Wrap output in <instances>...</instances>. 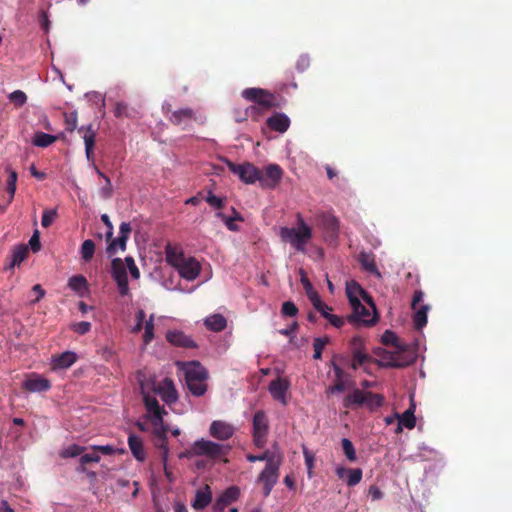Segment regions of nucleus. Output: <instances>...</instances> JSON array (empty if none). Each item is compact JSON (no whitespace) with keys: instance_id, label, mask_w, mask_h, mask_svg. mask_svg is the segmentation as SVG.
I'll use <instances>...</instances> for the list:
<instances>
[{"instance_id":"obj_58","label":"nucleus","mask_w":512,"mask_h":512,"mask_svg":"<svg viewBox=\"0 0 512 512\" xmlns=\"http://www.w3.org/2000/svg\"><path fill=\"white\" fill-rule=\"evenodd\" d=\"M382 342L386 345H394L396 347H398V338L397 336L395 335V333L391 332V331H385L384 334L382 335Z\"/></svg>"},{"instance_id":"obj_22","label":"nucleus","mask_w":512,"mask_h":512,"mask_svg":"<svg viewBox=\"0 0 512 512\" xmlns=\"http://www.w3.org/2000/svg\"><path fill=\"white\" fill-rule=\"evenodd\" d=\"M351 344L354 347L351 367L352 369L356 370L359 366L363 365L366 361L369 360V355L362 350L363 341L360 337H353Z\"/></svg>"},{"instance_id":"obj_61","label":"nucleus","mask_w":512,"mask_h":512,"mask_svg":"<svg viewBox=\"0 0 512 512\" xmlns=\"http://www.w3.org/2000/svg\"><path fill=\"white\" fill-rule=\"evenodd\" d=\"M90 329L91 323L86 321L79 322L74 326V330L81 335L88 333Z\"/></svg>"},{"instance_id":"obj_7","label":"nucleus","mask_w":512,"mask_h":512,"mask_svg":"<svg viewBox=\"0 0 512 512\" xmlns=\"http://www.w3.org/2000/svg\"><path fill=\"white\" fill-rule=\"evenodd\" d=\"M241 95L246 100L254 102L264 109H270L275 105V96L262 88H246Z\"/></svg>"},{"instance_id":"obj_16","label":"nucleus","mask_w":512,"mask_h":512,"mask_svg":"<svg viewBox=\"0 0 512 512\" xmlns=\"http://www.w3.org/2000/svg\"><path fill=\"white\" fill-rule=\"evenodd\" d=\"M155 392L160 395L162 400L167 404H172L177 401V390L170 378H165L161 383H159L155 388Z\"/></svg>"},{"instance_id":"obj_11","label":"nucleus","mask_w":512,"mask_h":512,"mask_svg":"<svg viewBox=\"0 0 512 512\" xmlns=\"http://www.w3.org/2000/svg\"><path fill=\"white\" fill-rule=\"evenodd\" d=\"M283 170L278 164L268 165L264 171L260 170L258 182L262 188H275L280 182Z\"/></svg>"},{"instance_id":"obj_54","label":"nucleus","mask_w":512,"mask_h":512,"mask_svg":"<svg viewBox=\"0 0 512 512\" xmlns=\"http://www.w3.org/2000/svg\"><path fill=\"white\" fill-rule=\"evenodd\" d=\"M57 209H47L43 212L41 224H51L57 219Z\"/></svg>"},{"instance_id":"obj_38","label":"nucleus","mask_w":512,"mask_h":512,"mask_svg":"<svg viewBox=\"0 0 512 512\" xmlns=\"http://www.w3.org/2000/svg\"><path fill=\"white\" fill-rule=\"evenodd\" d=\"M68 286L73 291L82 294L84 290H87V280L83 275H74L69 278Z\"/></svg>"},{"instance_id":"obj_6","label":"nucleus","mask_w":512,"mask_h":512,"mask_svg":"<svg viewBox=\"0 0 512 512\" xmlns=\"http://www.w3.org/2000/svg\"><path fill=\"white\" fill-rule=\"evenodd\" d=\"M228 169L239 179L246 184H254L258 181L260 170L252 163L246 162L243 164H235L234 162L225 159Z\"/></svg>"},{"instance_id":"obj_41","label":"nucleus","mask_w":512,"mask_h":512,"mask_svg":"<svg viewBox=\"0 0 512 512\" xmlns=\"http://www.w3.org/2000/svg\"><path fill=\"white\" fill-rule=\"evenodd\" d=\"M85 450H86V447H84V446H80L78 444H72V445H69L68 447L62 449L59 452V455L63 459L74 458V457L80 456L82 453H84Z\"/></svg>"},{"instance_id":"obj_50","label":"nucleus","mask_w":512,"mask_h":512,"mask_svg":"<svg viewBox=\"0 0 512 512\" xmlns=\"http://www.w3.org/2000/svg\"><path fill=\"white\" fill-rule=\"evenodd\" d=\"M229 213L223 215L225 224H233L234 221L244 222L245 219L233 207H230Z\"/></svg>"},{"instance_id":"obj_44","label":"nucleus","mask_w":512,"mask_h":512,"mask_svg":"<svg viewBox=\"0 0 512 512\" xmlns=\"http://www.w3.org/2000/svg\"><path fill=\"white\" fill-rule=\"evenodd\" d=\"M341 445H342V449H343V452H344L346 458L350 462H355L357 459V456H356V451H355L353 443L349 439L343 438L341 441Z\"/></svg>"},{"instance_id":"obj_24","label":"nucleus","mask_w":512,"mask_h":512,"mask_svg":"<svg viewBox=\"0 0 512 512\" xmlns=\"http://www.w3.org/2000/svg\"><path fill=\"white\" fill-rule=\"evenodd\" d=\"M77 360L76 353L72 351H65L59 355L52 356V368L67 369L71 367Z\"/></svg>"},{"instance_id":"obj_1","label":"nucleus","mask_w":512,"mask_h":512,"mask_svg":"<svg viewBox=\"0 0 512 512\" xmlns=\"http://www.w3.org/2000/svg\"><path fill=\"white\" fill-rule=\"evenodd\" d=\"M177 365L184 372L190 393L196 397L203 396L207 391V369L199 361L178 362Z\"/></svg>"},{"instance_id":"obj_14","label":"nucleus","mask_w":512,"mask_h":512,"mask_svg":"<svg viewBox=\"0 0 512 512\" xmlns=\"http://www.w3.org/2000/svg\"><path fill=\"white\" fill-rule=\"evenodd\" d=\"M235 432V429L233 425L221 421V420H215L210 424L209 433L210 435L218 439L220 441H225L230 439Z\"/></svg>"},{"instance_id":"obj_21","label":"nucleus","mask_w":512,"mask_h":512,"mask_svg":"<svg viewBox=\"0 0 512 512\" xmlns=\"http://www.w3.org/2000/svg\"><path fill=\"white\" fill-rule=\"evenodd\" d=\"M51 387L50 381L40 375L34 374L23 383V388L29 392H44Z\"/></svg>"},{"instance_id":"obj_4","label":"nucleus","mask_w":512,"mask_h":512,"mask_svg":"<svg viewBox=\"0 0 512 512\" xmlns=\"http://www.w3.org/2000/svg\"><path fill=\"white\" fill-rule=\"evenodd\" d=\"M280 237L283 242L290 243L295 250L304 252L312 237V231L310 226H282Z\"/></svg>"},{"instance_id":"obj_39","label":"nucleus","mask_w":512,"mask_h":512,"mask_svg":"<svg viewBox=\"0 0 512 512\" xmlns=\"http://www.w3.org/2000/svg\"><path fill=\"white\" fill-rule=\"evenodd\" d=\"M57 140L56 136L44 133V132H37L34 135L33 138V144L37 147H48L52 143H54Z\"/></svg>"},{"instance_id":"obj_49","label":"nucleus","mask_w":512,"mask_h":512,"mask_svg":"<svg viewBox=\"0 0 512 512\" xmlns=\"http://www.w3.org/2000/svg\"><path fill=\"white\" fill-rule=\"evenodd\" d=\"M154 316L151 315L150 319L146 321L145 323V332H144V343L149 344L153 338H154V323H153Z\"/></svg>"},{"instance_id":"obj_40","label":"nucleus","mask_w":512,"mask_h":512,"mask_svg":"<svg viewBox=\"0 0 512 512\" xmlns=\"http://www.w3.org/2000/svg\"><path fill=\"white\" fill-rule=\"evenodd\" d=\"M6 171L8 172L6 191L8 193V203H10L16 191L17 172L10 168H7Z\"/></svg>"},{"instance_id":"obj_37","label":"nucleus","mask_w":512,"mask_h":512,"mask_svg":"<svg viewBox=\"0 0 512 512\" xmlns=\"http://www.w3.org/2000/svg\"><path fill=\"white\" fill-rule=\"evenodd\" d=\"M94 169L96 171V173L104 179L105 181V185L100 188L99 190V194L100 196L103 198V199H110L112 197V194H113V188H112V184H111V180L110 178L105 175L97 166L94 165Z\"/></svg>"},{"instance_id":"obj_51","label":"nucleus","mask_w":512,"mask_h":512,"mask_svg":"<svg viewBox=\"0 0 512 512\" xmlns=\"http://www.w3.org/2000/svg\"><path fill=\"white\" fill-rule=\"evenodd\" d=\"M101 457L98 453L92 450L91 453H82L79 458V462L87 466L89 463H98Z\"/></svg>"},{"instance_id":"obj_27","label":"nucleus","mask_w":512,"mask_h":512,"mask_svg":"<svg viewBox=\"0 0 512 512\" xmlns=\"http://www.w3.org/2000/svg\"><path fill=\"white\" fill-rule=\"evenodd\" d=\"M267 125L274 131L284 133L289 128L290 120L285 114L276 113L267 119Z\"/></svg>"},{"instance_id":"obj_8","label":"nucleus","mask_w":512,"mask_h":512,"mask_svg":"<svg viewBox=\"0 0 512 512\" xmlns=\"http://www.w3.org/2000/svg\"><path fill=\"white\" fill-rule=\"evenodd\" d=\"M268 430L266 414L262 410L257 411L253 417V441L256 447L263 448L265 446Z\"/></svg>"},{"instance_id":"obj_28","label":"nucleus","mask_w":512,"mask_h":512,"mask_svg":"<svg viewBox=\"0 0 512 512\" xmlns=\"http://www.w3.org/2000/svg\"><path fill=\"white\" fill-rule=\"evenodd\" d=\"M128 445L136 460L141 462L145 460L146 453L143 447V441L139 436L131 433L128 437Z\"/></svg>"},{"instance_id":"obj_59","label":"nucleus","mask_w":512,"mask_h":512,"mask_svg":"<svg viewBox=\"0 0 512 512\" xmlns=\"http://www.w3.org/2000/svg\"><path fill=\"white\" fill-rule=\"evenodd\" d=\"M114 115L117 118L127 117L128 116V107H127V105L125 103H123V102L116 103L115 109H114Z\"/></svg>"},{"instance_id":"obj_13","label":"nucleus","mask_w":512,"mask_h":512,"mask_svg":"<svg viewBox=\"0 0 512 512\" xmlns=\"http://www.w3.org/2000/svg\"><path fill=\"white\" fill-rule=\"evenodd\" d=\"M240 496V489L237 486L227 488L214 502L213 512H223L226 507L235 502Z\"/></svg>"},{"instance_id":"obj_10","label":"nucleus","mask_w":512,"mask_h":512,"mask_svg":"<svg viewBox=\"0 0 512 512\" xmlns=\"http://www.w3.org/2000/svg\"><path fill=\"white\" fill-rule=\"evenodd\" d=\"M107 231L105 232L106 240L108 242L107 251L109 254H114L118 249L124 250L128 235L131 232V226H120V235L112 239L113 226H106Z\"/></svg>"},{"instance_id":"obj_2","label":"nucleus","mask_w":512,"mask_h":512,"mask_svg":"<svg viewBox=\"0 0 512 512\" xmlns=\"http://www.w3.org/2000/svg\"><path fill=\"white\" fill-rule=\"evenodd\" d=\"M166 261L188 281L195 280L200 274V263L194 257H186L181 250L170 244L166 247Z\"/></svg>"},{"instance_id":"obj_25","label":"nucleus","mask_w":512,"mask_h":512,"mask_svg":"<svg viewBox=\"0 0 512 512\" xmlns=\"http://www.w3.org/2000/svg\"><path fill=\"white\" fill-rule=\"evenodd\" d=\"M358 261L363 270L376 276L377 278H381V273L377 268L375 256L372 253L361 252L358 257Z\"/></svg>"},{"instance_id":"obj_62","label":"nucleus","mask_w":512,"mask_h":512,"mask_svg":"<svg viewBox=\"0 0 512 512\" xmlns=\"http://www.w3.org/2000/svg\"><path fill=\"white\" fill-rule=\"evenodd\" d=\"M146 313L144 310H139L136 313V325L133 329L134 332H139L142 329L143 322L145 321Z\"/></svg>"},{"instance_id":"obj_20","label":"nucleus","mask_w":512,"mask_h":512,"mask_svg":"<svg viewBox=\"0 0 512 512\" xmlns=\"http://www.w3.org/2000/svg\"><path fill=\"white\" fill-rule=\"evenodd\" d=\"M78 133L82 135V138L84 140L85 144V153L87 159L93 160V151L95 146V139H96V130L93 128V126L90 124L88 126H81L78 128Z\"/></svg>"},{"instance_id":"obj_56","label":"nucleus","mask_w":512,"mask_h":512,"mask_svg":"<svg viewBox=\"0 0 512 512\" xmlns=\"http://www.w3.org/2000/svg\"><path fill=\"white\" fill-rule=\"evenodd\" d=\"M125 262H126L127 268L129 269L131 276L134 279H138L140 277V271H139L138 267L136 266L134 259L131 256H128L125 258Z\"/></svg>"},{"instance_id":"obj_18","label":"nucleus","mask_w":512,"mask_h":512,"mask_svg":"<svg viewBox=\"0 0 512 512\" xmlns=\"http://www.w3.org/2000/svg\"><path fill=\"white\" fill-rule=\"evenodd\" d=\"M166 340L173 346L182 348H196V342L184 332L171 330L166 334Z\"/></svg>"},{"instance_id":"obj_64","label":"nucleus","mask_w":512,"mask_h":512,"mask_svg":"<svg viewBox=\"0 0 512 512\" xmlns=\"http://www.w3.org/2000/svg\"><path fill=\"white\" fill-rule=\"evenodd\" d=\"M117 287H118V290H119V293L122 295V296H126L129 294V283H128V278L125 279V280H121V281H117Z\"/></svg>"},{"instance_id":"obj_5","label":"nucleus","mask_w":512,"mask_h":512,"mask_svg":"<svg viewBox=\"0 0 512 512\" xmlns=\"http://www.w3.org/2000/svg\"><path fill=\"white\" fill-rule=\"evenodd\" d=\"M153 426V435L155 437V446L160 450L161 460L166 467L169 455V447L167 442L168 427L163 421V415L151 416L149 418Z\"/></svg>"},{"instance_id":"obj_34","label":"nucleus","mask_w":512,"mask_h":512,"mask_svg":"<svg viewBox=\"0 0 512 512\" xmlns=\"http://www.w3.org/2000/svg\"><path fill=\"white\" fill-rule=\"evenodd\" d=\"M194 118V111L191 108H182L171 113L169 120L174 125H180L183 122L192 120Z\"/></svg>"},{"instance_id":"obj_60","label":"nucleus","mask_w":512,"mask_h":512,"mask_svg":"<svg viewBox=\"0 0 512 512\" xmlns=\"http://www.w3.org/2000/svg\"><path fill=\"white\" fill-rule=\"evenodd\" d=\"M346 389L345 380H335L334 385L330 386L327 390L328 393H341Z\"/></svg>"},{"instance_id":"obj_36","label":"nucleus","mask_w":512,"mask_h":512,"mask_svg":"<svg viewBox=\"0 0 512 512\" xmlns=\"http://www.w3.org/2000/svg\"><path fill=\"white\" fill-rule=\"evenodd\" d=\"M366 401L364 405L371 411H374L384 404V396L378 393L366 392Z\"/></svg>"},{"instance_id":"obj_17","label":"nucleus","mask_w":512,"mask_h":512,"mask_svg":"<svg viewBox=\"0 0 512 512\" xmlns=\"http://www.w3.org/2000/svg\"><path fill=\"white\" fill-rule=\"evenodd\" d=\"M290 387V382L285 378L278 377L269 384V392L272 397L280 401L282 404H286V393Z\"/></svg>"},{"instance_id":"obj_3","label":"nucleus","mask_w":512,"mask_h":512,"mask_svg":"<svg viewBox=\"0 0 512 512\" xmlns=\"http://www.w3.org/2000/svg\"><path fill=\"white\" fill-rule=\"evenodd\" d=\"M231 447L224 444H218L210 440L200 439L193 443L191 450L181 453L180 458L189 456H205L209 459H221L228 455Z\"/></svg>"},{"instance_id":"obj_46","label":"nucleus","mask_w":512,"mask_h":512,"mask_svg":"<svg viewBox=\"0 0 512 512\" xmlns=\"http://www.w3.org/2000/svg\"><path fill=\"white\" fill-rule=\"evenodd\" d=\"M8 99L11 103H13L17 108L24 106L27 102L26 94L21 90H15L8 95Z\"/></svg>"},{"instance_id":"obj_23","label":"nucleus","mask_w":512,"mask_h":512,"mask_svg":"<svg viewBox=\"0 0 512 512\" xmlns=\"http://www.w3.org/2000/svg\"><path fill=\"white\" fill-rule=\"evenodd\" d=\"M212 501V491L209 485H205L202 489H198L195 493V498L191 504L195 510H203Z\"/></svg>"},{"instance_id":"obj_35","label":"nucleus","mask_w":512,"mask_h":512,"mask_svg":"<svg viewBox=\"0 0 512 512\" xmlns=\"http://www.w3.org/2000/svg\"><path fill=\"white\" fill-rule=\"evenodd\" d=\"M112 277L117 281L125 280L128 278L126 267L120 258H115L112 261Z\"/></svg>"},{"instance_id":"obj_30","label":"nucleus","mask_w":512,"mask_h":512,"mask_svg":"<svg viewBox=\"0 0 512 512\" xmlns=\"http://www.w3.org/2000/svg\"><path fill=\"white\" fill-rule=\"evenodd\" d=\"M246 458L249 462L265 461L266 465H269L282 460V454L276 451L266 450L259 455L248 454Z\"/></svg>"},{"instance_id":"obj_9","label":"nucleus","mask_w":512,"mask_h":512,"mask_svg":"<svg viewBox=\"0 0 512 512\" xmlns=\"http://www.w3.org/2000/svg\"><path fill=\"white\" fill-rule=\"evenodd\" d=\"M282 460L266 465L258 476V482L263 485V494L269 496L279 478V469Z\"/></svg>"},{"instance_id":"obj_57","label":"nucleus","mask_w":512,"mask_h":512,"mask_svg":"<svg viewBox=\"0 0 512 512\" xmlns=\"http://www.w3.org/2000/svg\"><path fill=\"white\" fill-rule=\"evenodd\" d=\"M91 449L96 453L103 455H112L116 452V449L112 445H93Z\"/></svg>"},{"instance_id":"obj_53","label":"nucleus","mask_w":512,"mask_h":512,"mask_svg":"<svg viewBox=\"0 0 512 512\" xmlns=\"http://www.w3.org/2000/svg\"><path fill=\"white\" fill-rule=\"evenodd\" d=\"M381 358L383 361H385L384 365L387 367H401L402 366V364L397 362L395 355L392 352L384 351Z\"/></svg>"},{"instance_id":"obj_32","label":"nucleus","mask_w":512,"mask_h":512,"mask_svg":"<svg viewBox=\"0 0 512 512\" xmlns=\"http://www.w3.org/2000/svg\"><path fill=\"white\" fill-rule=\"evenodd\" d=\"M399 418V423L396 427L395 433L399 434L402 432V427H406L408 429H413L416 425V418L414 415V410L412 408L407 409Z\"/></svg>"},{"instance_id":"obj_12","label":"nucleus","mask_w":512,"mask_h":512,"mask_svg":"<svg viewBox=\"0 0 512 512\" xmlns=\"http://www.w3.org/2000/svg\"><path fill=\"white\" fill-rule=\"evenodd\" d=\"M350 305L353 313L348 317L349 322L365 325H373L375 323L374 318H370V311L361 303L359 298L350 297Z\"/></svg>"},{"instance_id":"obj_43","label":"nucleus","mask_w":512,"mask_h":512,"mask_svg":"<svg viewBox=\"0 0 512 512\" xmlns=\"http://www.w3.org/2000/svg\"><path fill=\"white\" fill-rule=\"evenodd\" d=\"M80 253H81L82 259L85 262H89L93 258L94 253H95V243L90 239L85 240L82 243Z\"/></svg>"},{"instance_id":"obj_55","label":"nucleus","mask_w":512,"mask_h":512,"mask_svg":"<svg viewBox=\"0 0 512 512\" xmlns=\"http://www.w3.org/2000/svg\"><path fill=\"white\" fill-rule=\"evenodd\" d=\"M27 246H28V248L30 247L32 252H34V253L40 251L41 243H40V234H39L38 230L34 231Z\"/></svg>"},{"instance_id":"obj_47","label":"nucleus","mask_w":512,"mask_h":512,"mask_svg":"<svg viewBox=\"0 0 512 512\" xmlns=\"http://www.w3.org/2000/svg\"><path fill=\"white\" fill-rule=\"evenodd\" d=\"M346 293L349 300L350 297L359 298V296H366V292L355 281L347 284Z\"/></svg>"},{"instance_id":"obj_29","label":"nucleus","mask_w":512,"mask_h":512,"mask_svg":"<svg viewBox=\"0 0 512 512\" xmlns=\"http://www.w3.org/2000/svg\"><path fill=\"white\" fill-rule=\"evenodd\" d=\"M206 328L213 332H221L227 326V320L222 314H212L204 320Z\"/></svg>"},{"instance_id":"obj_63","label":"nucleus","mask_w":512,"mask_h":512,"mask_svg":"<svg viewBox=\"0 0 512 512\" xmlns=\"http://www.w3.org/2000/svg\"><path fill=\"white\" fill-rule=\"evenodd\" d=\"M325 319H327L330 322V324L336 328H340L344 324V320L341 317L331 313Z\"/></svg>"},{"instance_id":"obj_26","label":"nucleus","mask_w":512,"mask_h":512,"mask_svg":"<svg viewBox=\"0 0 512 512\" xmlns=\"http://www.w3.org/2000/svg\"><path fill=\"white\" fill-rule=\"evenodd\" d=\"M366 392L356 388L345 396L343 406L347 409H354L363 406L366 401Z\"/></svg>"},{"instance_id":"obj_45","label":"nucleus","mask_w":512,"mask_h":512,"mask_svg":"<svg viewBox=\"0 0 512 512\" xmlns=\"http://www.w3.org/2000/svg\"><path fill=\"white\" fill-rule=\"evenodd\" d=\"M330 339L326 336L323 338H315L313 341L314 354L313 358L315 360H319L322 357V352L326 344H328Z\"/></svg>"},{"instance_id":"obj_42","label":"nucleus","mask_w":512,"mask_h":512,"mask_svg":"<svg viewBox=\"0 0 512 512\" xmlns=\"http://www.w3.org/2000/svg\"><path fill=\"white\" fill-rule=\"evenodd\" d=\"M211 207L218 210V215H222L221 210L224 209V198L218 197L209 190L206 196L202 197Z\"/></svg>"},{"instance_id":"obj_33","label":"nucleus","mask_w":512,"mask_h":512,"mask_svg":"<svg viewBox=\"0 0 512 512\" xmlns=\"http://www.w3.org/2000/svg\"><path fill=\"white\" fill-rule=\"evenodd\" d=\"M430 309L429 305H421L416 307L413 315V324L417 330H422L427 324V313Z\"/></svg>"},{"instance_id":"obj_48","label":"nucleus","mask_w":512,"mask_h":512,"mask_svg":"<svg viewBox=\"0 0 512 512\" xmlns=\"http://www.w3.org/2000/svg\"><path fill=\"white\" fill-rule=\"evenodd\" d=\"M77 118L78 116L76 111L64 113L65 126L68 132H73L77 128Z\"/></svg>"},{"instance_id":"obj_15","label":"nucleus","mask_w":512,"mask_h":512,"mask_svg":"<svg viewBox=\"0 0 512 512\" xmlns=\"http://www.w3.org/2000/svg\"><path fill=\"white\" fill-rule=\"evenodd\" d=\"M29 255L28 246L25 244H20L15 246L10 255L6 258L5 270H13L16 266H20L22 262H24Z\"/></svg>"},{"instance_id":"obj_52","label":"nucleus","mask_w":512,"mask_h":512,"mask_svg":"<svg viewBox=\"0 0 512 512\" xmlns=\"http://www.w3.org/2000/svg\"><path fill=\"white\" fill-rule=\"evenodd\" d=\"M281 312L284 316L294 317L298 313V308L292 301H286L282 304Z\"/></svg>"},{"instance_id":"obj_19","label":"nucleus","mask_w":512,"mask_h":512,"mask_svg":"<svg viewBox=\"0 0 512 512\" xmlns=\"http://www.w3.org/2000/svg\"><path fill=\"white\" fill-rule=\"evenodd\" d=\"M336 475L340 479H345L347 486L354 487L358 485L363 477V471L361 468H345V467H337Z\"/></svg>"},{"instance_id":"obj_31","label":"nucleus","mask_w":512,"mask_h":512,"mask_svg":"<svg viewBox=\"0 0 512 512\" xmlns=\"http://www.w3.org/2000/svg\"><path fill=\"white\" fill-rule=\"evenodd\" d=\"M143 401L148 412V418L166 414L165 410L159 405L158 400L154 396L144 394Z\"/></svg>"}]
</instances>
